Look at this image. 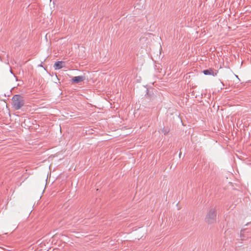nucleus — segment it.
<instances>
[{
	"instance_id": "39448f33",
	"label": "nucleus",
	"mask_w": 251,
	"mask_h": 251,
	"mask_svg": "<svg viewBox=\"0 0 251 251\" xmlns=\"http://www.w3.org/2000/svg\"><path fill=\"white\" fill-rule=\"evenodd\" d=\"M203 73L205 75H212L213 76H215L217 75V73H214L213 70L211 69L204 70L203 71Z\"/></svg>"
},
{
	"instance_id": "20e7f679",
	"label": "nucleus",
	"mask_w": 251,
	"mask_h": 251,
	"mask_svg": "<svg viewBox=\"0 0 251 251\" xmlns=\"http://www.w3.org/2000/svg\"><path fill=\"white\" fill-rule=\"evenodd\" d=\"M84 79V77L83 76H77L74 77L72 79V81L73 83H77L83 81Z\"/></svg>"
},
{
	"instance_id": "f03ea898",
	"label": "nucleus",
	"mask_w": 251,
	"mask_h": 251,
	"mask_svg": "<svg viewBox=\"0 0 251 251\" xmlns=\"http://www.w3.org/2000/svg\"><path fill=\"white\" fill-rule=\"evenodd\" d=\"M215 218H216L215 212L213 210H211L208 212V213L207 214V215L206 216V222L209 224L212 223L215 221Z\"/></svg>"
},
{
	"instance_id": "f257e3e1",
	"label": "nucleus",
	"mask_w": 251,
	"mask_h": 251,
	"mask_svg": "<svg viewBox=\"0 0 251 251\" xmlns=\"http://www.w3.org/2000/svg\"><path fill=\"white\" fill-rule=\"evenodd\" d=\"M24 104V100L21 96L16 95L13 97L12 105L16 110L20 109Z\"/></svg>"
},
{
	"instance_id": "7ed1b4c3",
	"label": "nucleus",
	"mask_w": 251,
	"mask_h": 251,
	"mask_svg": "<svg viewBox=\"0 0 251 251\" xmlns=\"http://www.w3.org/2000/svg\"><path fill=\"white\" fill-rule=\"evenodd\" d=\"M65 63L63 61H57L54 64V68L55 70L60 69L65 67Z\"/></svg>"
}]
</instances>
